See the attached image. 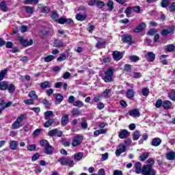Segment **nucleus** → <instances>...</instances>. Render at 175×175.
<instances>
[{"label": "nucleus", "instance_id": "nucleus-36", "mask_svg": "<svg viewBox=\"0 0 175 175\" xmlns=\"http://www.w3.org/2000/svg\"><path fill=\"white\" fill-rule=\"evenodd\" d=\"M175 49V46L174 44H168L166 46L165 51H168V53H172V51H174Z\"/></svg>", "mask_w": 175, "mask_h": 175}, {"label": "nucleus", "instance_id": "nucleus-29", "mask_svg": "<svg viewBox=\"0 0 175 175\" xmlns=\"http://www.w3.org/2000/svg\"><path fill=\"white\" fill-rule=\"evenodd\" d=\"M163 109H170L172 107V103L169 100L164 101L162 104Z\"/></svg>", "mask_w": 175, "mask_h": 175}, {"label": "nucleus", "instance_id": "nucleus-12", "mask_svg": "<svg viewBox=\"0 0 175 175\" xmlns=\"http://www.w3.org/2000/svg\"><path fill=\"white\" fill-rule=\"evenodd\" d=\"M61 122L63 126H66V125H68L69 123V115L62 116Z\"/></svg>", "mask_w": 175, "mask_h": 175}, {"label": "nucleus", "instance_id": "nucleus-56", "mask_svg": "<svg viewBox=\"0 0 175 175\" xmlns=\"http://www.w3.org/2000/svg\"><path fill=\"white\" fill-rule=\"evenodd\" d=\"M110 92H111V89H106L103 92V95L104 98H107V96H109V94H110Z\"/></svg>", "mask_w": 175, "mask_h": 175}, {"label": "nucleus", "instance_id": "nucleus-13", "mask_svg": "<svg viewBox=\"0 0 175 175\" xmlns=\"http://www.w3.org/2000/svg\"><path fill=\"white\" fill-rule=\"evenodd\" d=\"M135 173H137V174H140V173H142L143 169H142V163L140 162L136 163L135 165Z\"/></svg>", "mask_w": 175, "mask_h": 175}, {"label": "nucleus", "instance_id": "nucleus-60", "mask_svg": "<svg viewBox=\"0 0 175 175\" xmlns=\"http://www.w3.org/2000/svg\"><path fill=\"white\" fill-rule=\"evenodd\" d=\"M156 33H157V30L155 29H150L148 31V35H150V36H152L153 35H155Z\"/></svg>", "mask_w": 175, "mask_h": 175}, {"label": "nucleus", "instance_id": "nucleus-43", "mask_svg": "<svg viewBox=\"0 0 175 175\" xmlns=\"http://www.w3.org/2000/svg\"><path fill=\"white\" fill-rule=\"evenodd\" d=\"M6 73H8L7 69L1 70V72H0V81H2V80L5 79V76H6Z\"/></svg>", "mask_w": 175, "mask_h": 175}, {"label": "nucleus", "instance_id": "nucleus-45", "mask_svg": "<svg viewBox=\"0 0 175 175\" xmlns=\"http://www.w3.org/2000/svg\"><path fill=\"white\" fill-rule=\"evenodd\" d=\"M65 59H66V55L63 53L62 55L57 57V62H62V61H65Z\"/></svg>", "mask_w": 175, "mask_h": 175}, {"label": "nucleus", "instance_id": "nucleus-16", "mask_svg": "<svg viewBox=\"0 0 175 175\" xmlns=\"http://www.w3.org/2000/svg\"><path fill=\"white\" fill-rule=\"evenodd\" d=\"M146 58L149 62H153L154 59H155V54L153 52H148Z\"/></svg>", "mask_w": 175, "mask_h": 175}, {"label": "nucleus", "instance_id": "nucleus-57", "mask_svg": "<svg viewBox=\"0 0 175 175\" xmlns=\"http://www.w3.org/2000/svg\"><path fill=\"white\" fill-rule=\"evenodd\" d=\"M133 10H134L135 13H140L142 8L139 5H135L133 7Z\"/></svg>", "mask_w": 175, "mask_h": 175}, {"label": "nucleus", "instance_id": "nucleus-31", "mask_svg": "<svg viewBox=\"0 0 175 175\" xmlns=\"http://www.w3.org/2000/svg\"><path fill=\"white\" fill-rule=\"evenodd\" d=\"M28 97L31 99H38V94H36V92L35 90H31L29 93Z\"/></svg>", "mask_w": 175, "mask_h": 175}, {"label": "nucleus", "instance_id": "nucleus-33", "mask_svg": "<svg viewBox=\"0 0 175 175\" xmlns=\"http://www.w3.org/2000/svg\"><path fill=\"white\" fill-rule=\"evenodd\" d=\"M53 122H54V119H49L46 122L44 123V128H49V126L53 125Z\"/></svg>", "mask_w": 175, "mask_h": 175}, {"label": "nucleus", "instance_id": "nucleus-15", "mask_svg": "<svg viewBox=\"0 0 175 175\" xmlns=\"http://www.w3.org/2000/svg\"><path fill=\"white\" fill-rule=\"evenodd\" d=\"M146 28V23H141L135 29H134V32L139 33L142 32L143 29Z\"/></svg>", "mask_w": 175, "mask_h": 175}, {"label": "nucleus", "instance_id": "nucleus-53", "mask_svg": "<svg viewBox=\"0 0 175 175\" xmlns=\"http://www.w3.org/2000/svg\"><path fill=\"white\" fill-rule=\"evenodd\" d=\"M71 113H72V116H79V115L81 114V111H80V110H79L77 109H72Z\"/></svg>", "mask_w": 175, "mask_h": 175}, {"label": "nucleus", "instance_id": "nucleus-10", "mask_svg": "<svg viewBox=\"0 0 175 175\" xmlns=\"http://www.w3.org/2000/svg\"><path fill=\"white\" fill-rule=\"evenodd\" d=\"M161 143H162V139L156 137L152 139L151 145L153 146V147H158V146H161Z\"/></svg>", "mask_w": 175, "mask_h": 175}, {"label": "nucleus", "instance_id": "nucleus-4", "mask_svg": "<svg viewBox=\"0 0 175 175\" xmlns=\"http://www.w3.org/2000/svg\"><path fill=\"white\" fill-rule=\"evenodd\" d=\"M143 175H155V170L152 169V167L150 165H145L142 167Z\"/></svg>", "mask_w": 175, "mask_h": 175}, {"label": "nucleus", "instance_id": "nucleus-11", "mask_svg": "<svg viewBox=\"0 0 175 175\" xmlns=\"http://www.w3.org/2000/svg\"><path fill=\"white\" fill-rule=\"evenodd\" d=\"M53 151H54V148L50 144L44 148V153L47 155H51Z\"/></svg>", "mask_w": 175, "mask_h": 175}, {"label": "nucleus", "instance_id": "nucleus-21", "mask_svg": "<svg viewBox=\"0 0 175 175\" xmlns=\"http://www.w3.org/2000/svg\"><path fill=\"white\" fill-rule=\"evenodd\" d=\"M106 44V41L104 39L100 38L97 44H96V47L97 49H102L103 46Z\"/></svg>", "mask_w": 175, "mask_h": 175}, {"label": "nucleus", "instance_id": "nucleus-38", "mask_svg": "<svg viewBox=\"0 0 175 175\" xmlns=\"http://www.w3.org/2000/svg\"><path fill=\"white\" fill-rule=\"evenodd\" d=\"M25 10L26 13H28L29 14H32V13H33V11L35 10V9L31 6H25Z\"/></svg>", "mask_w": 175, "mask_h": 175}, {"label": "nucleus", "instance_id": "nucleus-50", "mask_svg": "<svg viewBox=\"0 0 175 175\" xmlns=\"http://www.w3.org/2000/svg\"><path fill=\"white\" fill-rule=\"evenodd\" d=\"M24 103L25 105H33L35 103V100L33 98H29L24 100Z\"/></svg>", "mask_w": 175, "mask_h": 175}, {"label": "nucleus", "instance_id": "nucleus-54", "mask_svg": "<svg viewBox=\"0 0 175 175\" xmlns=\"http://www.w3.org/2000/svg\"><path fill=\"white\" fill-rule=\"evenodd\" d=\"M28 151H36V145L31 144L27 146Z\"/></svg>", "mask_w": 175, "mask_h": 175}, {"label": "nucleus", "instance_id": "nucleus-51", "mask_svg": "<svg viewBox=\"0 0 175 175\" xmlns=\"http://www.w3.org/2000/svg\"><path fill=\"white\" fill-rule=\"evenodd\" d=\"M170 1L169 0H162L161 1V7L167 8L169 6Z\"/></svg>", "mask_w": 175, "mask_h": 175}, {"label": "nucleus", "instance_id": "nucleus-30", "mask_svg": "<svg viewBox=\"0 0 175 175\" xmlns=\"http://www.w3.org/2000/svg\"><path fill=\"white\" fill-rule=\"evenodd\" d=\"M83 157H84V155L82 152H78L74 155V159L75 161H81V159H83Z\"/></svg>", "mask_w": 175, "mask_h": 175}, {"label": "nucleus", "instance_id": "nucleus-48", "mask_svg": "<svg viewBox=\"0 0 175 175\" xmlns=\"http://www.w3.org/2000/svg\"><path fill=\"white\" fill-rule=\"evenodd\" d=\"M168 96L171 100H174L175 102V90L172 91L168 94Z\"/></svg>", "mask_w": 175, "mask_h": 175}, {"label": "nucleus", "instance_id": "nucleus-34", "mask_svg": "<svg viewBox=\"0 0 175 175\" xmlns=\"http://www.w3.org/2000/svg\"><path fill=\"white\" fill-rule=\"evenodd\" d=\"M150 157V153L149 152H145L142 154L141 156H139V161H144L147 158Z\"/></svg>", "mask_w": 175, "mask_h": 175}, {"label": "nucleus", "instance_id": "nucleus-27", "mask_svg": "<svg viewBox=\"0 0 175 175\" xmlns=\"http://www.w3.org/2000/svg\"><path fill=\"white\" fill-rule=\"evenodd\" d=\"M135 96V92L132 89H129L126 92V98L132 99Z\"/></svg>", "mask_w": 175, "mask_h": 175}, {"label": "nucleus", "instance_id": "nucleus-44", "mask_svg": "<svg viewBox=\"0 0 175 175\" xmlns=\"http://www.w3.org/2000/svg\"><path fill=\"white\" fill-rule=\"evenodd\" d=\"M96 5L97 8H103L105 6V3L100 0H96Z\"/></svg>", "mask_w": 175, "mask_h": 175}, {"label": "nucleus", "instance_id": "nucleus-28", "mask_svg": "<svg viewBox=\"0 0 175 175\" xmlns=\"http://www.w3.org/2000/svg\"><path fill=\"white\" fill-rule=\"evenodd\" d=\"M56 98V104L59 105L62 100H64V96L61 95L60 94H56L55 95Z\"/></svg>", "mask_w": 175, "mask_h": 175}, {"label": "nucleus", "instance_id": "nucleus-52", "mask_svg": "<svg viewBox=\"0 0 175 175\" xmlns=\"http://www.w3.org/2000/svg\"><path fill=\"white\" fill-rule=\"evenodd\" d=\"M124 70L127 72H132V66L130 64H125Z\"/></svg>", "mask_w": 175, "mask_h": 175}, {"label": "nucleus", "instance_id": "nucleus-14", "mask_svg": "<svg viewBox=\"0 0 175 175\" xmlns=\"http://www.w3.org/2000/svg\"><path fill=\"white\" fill-rule=\"evenodd\" d=\"M128 136H129V133L126 129H124L119 133V137L120 139H126Z\"/></svg>", "mask_w": 175, "mask_h": 175}, {"label": "nucleus", "instance_id": "nucleus-24", "mask_svg": "<svg viewBox=\"0 0 175 175\" xmlns=\"http://www.w3.org/2000/svg\"><path fill=\"white\" fill-rule=\"evenodd\" d=\"M7 90H8L9 94L11 95H13L14 94V92L16 91V86L13 84L8 85Z\"/></svg>", "mask_w": 175, "mask_h": 175}, {"label": "nucleus", "instance_id": "nucleus-2", "mask_svg": "<svg viewBox=\"0 0 175 175\" xmlns=\"http://www.w3.org/2000/svg\"><path fill=\"white\" fill-rule=\"evenodd\" d=\"M57 161L59 163L62 164V166H69L70 167H73L75 166V161L70 158L60 157Z\"/></svg>", "mask_w": 175, "mask_h": 175}, {"label": "nucleus", "instance_id": "nucleus-63", "mask_svg": "<svg viewBox=\"0 0 175 175\" xmlns=\"http://www.w3.org/2000/svg\"><path fill=\"white\" fill-rule=\"evenodd\" d=\"M50 12V7L45 6L42 10V13H49Z\"/></svg>", "mask_w": 175, "mask_h": 175}, {"label": "nucleus", "instance_id": "nucleus-42", "mask_svg": "<svg viewBox=\"0 0 175 175\" xmlns=\"http://www.w3.org/2000/svg\"><path fill=\"white\" fill-rule=\"evenodd\" d=\"M41 88L46 90V88H50V83L49 81H44L40 84Z\"/></svg>", "mask_w": 175, "mask_h": 175}, {"label": "nucleus", "instance_id": "nucleus-55", "mask_svg": "<svg viewBox=\"0 0 175 175\" xmlns=\"http://www.w3.org/2000/svg\"><path fill=\"white\" fill-rule=\"evenodd\" d=\"M57 133V129L51 130L49 133H48V136H51V137H53V136H55Z\"/></svg>", "mask_w": 175, "mask_h": 175}, {"label": "nucleus", "instance_id": "nucleus-35", "mask_svg": "<svg viewBox=\"0 0 175 175\" xmlns=\"http://www.w3.org/2000/svg\"><path fill=\"white\" fill-rule=\"evenodd\" d=\"M73 106H75L76 107H83V106H84V103L80 100H77L74 102Z\"/></svg>", "mask_w": 175, "mask_h": 175}, {"label": "nucleus", "instance_id": "nucleus-6", "mask_svg": "<svg viewBox=\"0 0 175 175\" xmlns=\"http://www.w3.org/2000/svg\"><path fill=\"white\" fill-rule=\"evenodd\" d=\"M82 142H83V136L81 135L77 136L74 138L72 142V146L77 147V146H79V144H81Z\"/></svg>", "mask_w": 175, "mask_h": 175}, {"label": "nucleus", "instance_id": "nucleus-40", "mask_svg": "<svg viewBox=\"0 0 175 175\" xmlns=\"http://www.w3.org/2000/svg\"><path fill=\"white\" fill-rule=\"evenodd\" d=\"M41 103L44 105L46 109H49V107H51V104L49 102V100H47V99H42L41 100Z\"/></svg>", "mask_w": 175, "mask_h": 175}, {"label": "nucleus", "instance_id": "nucleus-39", "mask_svg": "<svg viewBox=\"0 0 175 175\" xmlns=\"http://www.w3.org/2000/svg\"><path fill=\"white\" fill-rule=\"evenodd\" d=\"M54 58H55V57H54V55H49L44 57V62H51V61H53V59H54Z\"/></svg>", "mask_w": 175, "mask_h": 175}, {"label": "nucleus", "instance_id": "nucleus-8", "mask_svg": "<svg viewBox=\"0 0 175 175\" xmlns=\"http://www.w3.org/2000/svg\"><path fill=\"white\" fill-rule=\"evenodd\" d=\"M129 116L131 117H133L134 118H136L137 117H140V111L139 109H133L129 112Z\"/></svg>", "mask_w": 175, "mask_h": 175}, {"label": "nucleus", "instance_id": "nucleus-49", "mask_svg": "<svg viewBox=\"0 0 175 175\" xmlns=\"http://www.w3.org/2000/svg\"><path fill=\"white\" fill-rule=\"evenodd\" d=\"M142 92L144 96H148V94H150V90L148 88H144L142 89Z\"/></svg>", "mask_w": 175, "mask_h": 175}, {"label": "nucleus", "instance_id": "nucleus-17", "mask_svg": "<svg viewBox=\"0 0 175 175\" xmlns=\"http://www.w3.org/2000/svg\"><path fill=\"white\" fill-rule=\"evenodd\" d=\"M9 85V83L6 81H3L0 82V90L1 91H6L8 90V86Z\"/></svg>", "mask_w": 175, "mask_h": 175}, {"label": "nucleus", "instance_id": "nucleus-18", "mask_svg": "<svg viewBox=\"0 0 175 175\" xmlns=\"http://www.w3.org/2000/svg\"><path fill=\"white\" fill-rule=\"evenodd\" d=\"M17 146H18V142L17 141H10V148L12 150H17Z\"/></svg>", "mask_w": 175, "mask_h": 175}, {"label": "nucleus", "instance_id": "nucleus-62", "mask_svg": "<svg viewBox=\"0 0 175 175\" xmlns=\"http://www.w3.org/2000/svg\"><path fill=\"white\" fill-rule=\"evenodd\" d=\"M107 6L109 10H113V9H114L113 3L111 1H108Z\"/></svg>", "mask_w": 175, "mask_h": 175}, {"label": "nucleus", "instance_id": "nucleus-61", "mask_svg": "<svg viewBox=\"0 0 175 175\" xmlns=\"http://www.w3.org/2000/svg\"><path fill=\"white\" fill-rule=\"evenodd\" d=\"M40 157V154H39V153H36L31 158V161H38V159H39V158Z\"/></svg>", "mask_w": 175, "mask_h": 175}, {"label": "nucleus", "instance_id": "nucleus-9", "mask_svg": "<svg viewBox=\"0 0 175 175\" xmlns=\"http://www.w3.org/2000/svg\"><path fill=\"white\" fill-rule=\"evenodd\" d=\"M113 58L115 61H120L121 58H122V54H121V52L120 51H114L112 54Z\"/></svg>", "mask_w": 175, "mask_h": 175}, {"label": "nucleus", "instance_id": "nucleus-46", "mask_svg": "<svg viewBox=\"0 0 175 175\" xmlns=\"http://www.w3.org/2000/svg\"><path fill=\"white\" fill-rule=\"evenodd\" d=\"M132 10V7H128L125 11L124 13L126 15V17H131V15L132 14V13L131 12V11Z\"/></svg>", "mask_w": 175, "mask_h": 175}, {"label": "nucleus", "instance_id": "nucleus-25", "mask_svg": "<svg viewBox=\"0 0 175 175\" xmlns=\"http://www.w3.org/2000/svg\"><path fill=\"white\" fill-rule=\"evenodd\" d=\"M51 18L55 23H58V19L59 18V15H58V13L57 12H52L51 15Z\"/></svg>", "mask_w": 175, "mask_h": 175}, {"label": "nucleus", "instance_id": "nucleus-37", "mask_svg": "<svg viewBox=\"0 0 175 175\" xmlns=\"http://www.w3.org/2000/svg\"><path fill=\"white\" fill-rule=\"evenodd\" d=\"M50 117H53V111H47L44 114V120H49Z\"/></svg>", "mask_w": 175, "mask_h": 175}, {"label": "nucleus", "instance_id": "nucleus-22", "mask_svg": "<svg viewBox=\"0 0 175 175\" xmlns=\"http://www.w3.org/2000/svg\"><path fill=\"white\" fill-rule=\"evenodd\" d=\"M53 46L61 49V47H64V42L61 40H56L53 42Z\"/></svg>", "mask_w": 175, "mask_h": 175}, {"label": "nucleus", "instance_id": "nucleus-3", "mask_svg": "<svg viewBox=\"0 0 175 175\" xmlns=\"http://www.w3.org/2000/svg\"><path fill=\"white\" fill-rule=\"evenodd\" d=\"M113 75H114L113 68H109L105 72L104 75H103V80H104L105 83H110L113 81Z\"/></svg>", "mask_w": 175, "mask_h": 175}, {"label": "nucleus", "instance_id": "nucleus-23", "mask_svg": "<svg viewBox=\"0 0 175 175\" xmlns=\"http://www.w3.org/2000/svg\"><path fill=\"white\" fill-rule=\"evenodd\" d=\"M75 17L78 21H84V20L87 18V15H85V14H81L80 13H78L76 14Z\"/></svg>", "mask_w": 175, "mask_h": 175}, {"label": "nucleus", "instance_id": "nucleus-1", "mask_svg": "<svg viewBox=\"0 0 175 175\" xmlns=\"http://www.w3.org/2000/svg\"><path fill=\"white\" fill-rule=\"evenodd\" d=\"M24 120H27V113H22L16 118V121L11 126L12 129H18V128H20V124L22 123Z\"/></svg>", "mask_w": 175, "mask_h": 175}, {"label": "nucleus", "instance_id": "nucleus-7", "mask_svg": "<svg viewBox=\"0 0 175 175\" xmlns=\"http://www.w3.org/2000/svg\"><path fill=\"white\" fill-rule=\"evenodd\" d=\"M120 148L116 150V157H120L122 154V152H125L126 151V147L124 146V144H120L119 145Z\"/></svg>", "mask_w": 175, "mask_h": 175}, {"label": "nucleus", "instance_id": "nucleus-47", "mask_svg": "<svg viewBox=\"0 0 175 175\" xmlns=\"http://www.w3.org/2000/svg\"><path fill=\"white\" fill-rule=\"evenodd\" d=\"M40 144L42 147H47V146H49L50 144H49V141L46 140V139H43L42 141H40Z\"/></svg>", "mask_w": 175, "mask_h": 175}, {"label": "nucleus", "instance_id": "nucleus-59", "mask_svg": "<svg viewBox=\"0 0 175 175\" xmlns=\"http://www.w3.org/2000/svg\"><path fill=\"white\" fill-rule=\"evenodd\" d=\"M163 103H162V100L161 99H158L156 101V104L155 106L156 107H157L158 109H159V107H161V106L163 105Z\"/></svg>", "mask_w": 175, "mask_h": 175}, {"label": "nucleus", "instance_id": "nucleus-20", "mask_svg": "<svg viewBox=\"0 0 175 175\" xmlns=\"http://www.w3.org/2000/svg\"><path fill=\"white\" fill-rule=\"evenodd\" d=\"M18 40L20 42L21 44H23V46H25V47L28 46V40L24 39V38L21 37V36H18Z\"/></svg>", "mask_w": 175, "mask_h": 175}, {"label": "nucleus", "instance_id": "nucleus-5", "mask_svg": "<svg viewBox=\"0 0 175 175\" xmlns=\"http://www.w3.org/2000/svg\"><path fill=\"white\" fill-rule=\"evenodd\" d=\"M122 40L124 43H128L129 46L133 44V41H132V36L129 34L123 35L122 37Z\"/></svg>", "mask_w": 175, "mask_h": 175}, {"label": "nucleus", "instance_id": "nucleus-26", "mask_svg": "<svg viewBox=\"0 0 175 175\" xmlns=\"http://www.w3.org/2000/svg\"><path fill=\"white\" fill-rule=\"evenodd\" d=\"M166 158L168 161H174L175 159V152H170L166 154Z\"/></svg>", "mask_w": 175, "mask_h": 175}, {"label": "nucleus", "instance_id": "nucleus-41", "mask_svg": "<svg viewBox=\"0 0 175 175\" xmlns=\"http://www.w3.org/2000/svg\"><path fill=\"white\" fill-rule=\"evenodd\" d=\"M139 137H140V133H139V131H134L133 134V139L134 141L139 140Z\"/></svg>", "mask_w": 175, "mask_h": 175}, {"label": "nucleus", "instance_id": "nucleus-64", "mask_svg": "<svg viewBox=\"0 0 175 175\" xmlns=\"http://www.w3.org/2000/svg\"><path fill=\"white\" fill-rule=\"evenodd\" d=\"M97 175H106V172H105V169L101 168L98 170Z\"/></svg>", "mask_w": 175, "mask_h": 175}, {"label": "nucleus", "instance_id": "nucleus-32", "mask_svg": "<svg viewBox=\"0 0 175 175\" xmlns=\"http://www.w3.org/2000/svg\"><path fill=\"white\" fill-rule=\"evenodd\" d=\"M0 9L2 12H8V5H6V2L1 1L0 3Z\"/></svg>", "mask_w": 175, "mask_h": 175}, {"label": "nucleus", "instance_id": "nucleus-58", "mask_svg": "<svg viewBox=\"0 0 175 175\" xmlns=\"http://www.w3.org/2000/svg\"><path fill=\"white\" fill-rule=\"evenodd\" d=\"M130 59L132 62H137V61H139V57L136 55H131L130 56Z\"/></svg>", "mask_w": 175, "mask_h": 175}, {"label": "nucleus", "instance_id": "nucleus-19", "mask_svg": "<svg viewBox=\"0 0 175 175\" xmlns=\"http://www.w3.org/2000/svg\"><path fill=\"white\" fill-rule=\"evenodd\" d=\"M174 31V30L172 28L165 29L162 31L161 35H163V36H166L167 35H170L173 33Z\"/></svg>", "mask_w": 175, "mask_h": 175}]
</instances>
